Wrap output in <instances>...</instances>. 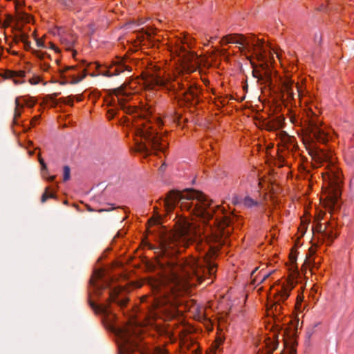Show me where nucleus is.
<instances>
[{
  "label": "nucleus",
  "instance_id": "obj_30",
  "mask_svg": "<svg viewBox=\"0 0 354 354\" xmlns=\"http://www.w3.org/2000/svg\"><path fill=\"white\" fill-rule=\"evenodd\" d=\"M77 68L76 66H66L64 68V69L62 70L61 71V73H65V72H67V71H77Z\"/></svg>",
  "mask_w": 354,
  "mask_h": 354
},
{
  "label": "nucleus",
  "instance_id": "obj_31",
  "mask_svg": "<svg viewBox=\"0 0 354 354\" xmlns=\"http://www.w3.org/2000/svg\"><path fill=\"white\" fill-rule=\"evenodd\" d=\"M243 198L235 196L232 198V203L234 205H241V201Z\"/></svg>",
  "mask_w": 354,
  "mask_h": 354
},
{
  "label": "nucleus",
  "instance_id": "obj_3",
  "mask_svg": "<svg viewBox=\"0 0 354 354\" xmlns=\"http://www.w3.org/2000/svg\"><path fill=\"white\" fill-rule=\"evenodd\" d=\"M162 125L160 120H157L154 124L151 121L142 120L137 124L135 136L140 138V140L136 139L137 150L139 152L148 156L152 152L165 151L167 146L162 142L156 128Z\"/></svg>",
  "mask_w": 354,
  "mask_h": 354
},
{
  "label": "nucleus",
  "instance_id": "obj_27",
  "mask_svg": "<svg viewBox=\"0 0 354 354\" xmlns=\"http://www.w3.org/2000/svg\"><path fill=\"white\" fill-rule=\"evenodd\" d=\"M73 98H74V96L69 95L66 97H62L59 99V100L66 104L73 106Z\"/></svg>",
  "mask_w": 354,
  "mask_h": 354
},
{
  "label": "nucleus",
  "instance_id": "obj_23",
  "mask_svg": "<svg viewBox=\"0 0 354 354\" xmlns=\"http://www.w3.org/2000/svg\"><path fill=\"white\" fill-rule=\"evenodd\" d=\"M56 197L55 194L53 193H49V187H47L45 189L44 192L41 195V202L42 203H45L48 198H55Z\"/></svg>",
  "mask_w": 354,
  "mask_h": 354
},
{
  "label": "nucleus",
  "instance_id": "obj_41",
  "mask_svg": "<svg viewBox=\"0 0 354 354\" xmlns=\"http://www.w3.org/2000/svg\"><path fill=\"white\" fill-rule=\"evenodd\" d=\"M14 1L16 4V6H22V3L19 2L18 0H14Z\"/></svg>",
  "mask_w": 354,
  "mask_h": 354
},
{
  "label": "nucleus",
  "instance_id": "obj_32",
  "mask_svg": "<svg viewBox=\"0 0 354 354\" xmlns=\"http://www.w3.org/2000/svg\"><path fill=\"white\" fill-rule=\"evenodd\" d=\"M253 76L259 80H262L263 77L261 73L257 70H253L252 71Z\"/></svg>",
  "mask_w": 354,
  "mask_h": 354
},
{
  "label": "nucleus",
  "instance_id": "obj_37",
  "mask_svg": "<svg viewBox=\"0 0 354 354\" xmlns=\"http://www.w3.org/2000/svg\"><path fill=\"white\" fill-rule=\"evenodd\" d=\"M59 95V93H53L49 95V99L52 100H55Z\"/></svg>",
  "mask_w": 354,
  "mask_h": 354
},
{
  "label": "nucleus",
  "instance_id": "obj_14",
  "mask_svg": "<svg viewBox=\"0 0 354 354\" xmlns=\"http://www.w3.org/2000/svg\"><path fill=\"white\" fill-rule=\"evenodd\" d=\"M181 89L185 90L183 93L185 95H189L192 99L197 98L201 93L200 89L196 86H189L187 88L183 87Z\"/></svg>",
  "mask_w": 354,
  "mask_h": 354
},
{
  "label": "nucleus",
  "instance_id": "obj_4",
  "mask_svg": "<svg viewBox=\"0 0 354 354\" xmlns=\"http://www.w3.org/2000/svg\"><path fill=\"white\" fill-rule=\"evenodd\" d=\"M90 283L92 284L97 296H100L101 292L106 288H109V297L104 303L97 305L90 301L89 304L91 307L96 313L108 316L112 314V304H115L120 308H123L127 304L129 299L127 298V292L122 286L111 287V285L108 283L100 284L94 282L93 279L90 280Z\"/></svg>",
  "mask_w": 354,
  "mask_h": 354
},
{
  "label": "nucleus",
  "instance_id": "obj_33",
  "mask_svg": "<svg viewBox=\"0 0 354 354\" xmlns=\"http://www.w3.org/2000/svg\"><path fill=\"white\" fill-rule=\"evenodd\" d=\"M59 2L66 7H70L72 5L71 0H59Z\"/></svg>",
  "mask_w": 354,
  "mask_h": 354
},
{
  "label": "nucleus",
  "instance_id": "obj_40",
  "mask_svg": "<svg viewBox=\"0 0 354 354\" xmlns=\"http://www.w3.org/2000/svg\"><path fill=\"white\" fill-rule=\"evenodd\" d=\"M295 88H296L297 91V95H298V97H299L300 96V88H299V86L297 84L295 86Z\"/></svg>",
  "mask_w": 354,
  "mask_h": 354
},
{
  "label": "nucleus",
  "instance_id": "obj_49",
  "mask_svg": "<svg viewBox=\"0 0 354 354\" xmlns=\"http://www.w3.org/2000/svg\"><path fill=\"white\" fill-rule=\"evenodd\" d=\"M113 118V113L111 114V115L109 116V120Z\"/></svg>",
  "mask_w": 354,
  "mask_h": 354
},
{
  "label": "nucleus",
  "instance_id": "obj_38",
  "mask_svg": "<svg viewBox=\"0 0 354 354\" xmlns=\"http://www.w3.org/2000/svg\"><path fill=\"white\" fill-rule=\"evenodd\" d=\"M74 97H75L77 102H81L83 99V96L82 95H75Z\"/></svg>",
  "mask_w": 354,
  "mask_h": 354
},
{
  "label": "nucleus",
  "instance_id": "obj_20",
  "mask_svg": "<svg viewBox=\"0 0 354 354\" xmlns=\"http://www.w3.org/2000/svg\"><path fill=\"white\" fill-rule=\"evenodd\" d=\"M337 235L333 231V230H328V228H326L323 238L327 239L330 244L333 243L335 239L337 238Z\"/></svg>",
  "mask_w": 354,
  "mask_h": 354
},
{
  "label": "nucleus",
  "instance_id": "obj_28",
  "mask_svg": "<svg viewBox=\"0 0 354 354\" xmlns=\"http://www.w3.org/2000/svg\"><path fill=\"white\" fill-rule=\"evenodd\" d=\"M24 102L26 105L29 107H33L35 104L36 103V100L32 97H30L29 99H25Z\"/></svg>",
  "mask_w": 354,
  "mask_h": 354
},
{
  "label": "nucleus",
  "instance_id": "obj_52",
  "mask_svg": "<svg viewBox=\"0 0 354 354\" xmlns=\"http://www.w3.org/2000/svg\"><path fill=\"white\" fill-rule=\"evenodd\" d=\"M75 54H76V51L73 50V56L74 57Z\"/></svg>",
  "mask_w": 354,
  "mask_h": 354
},
{
  "label": "nucleus",
  "instance_id": "obj_53",
  "mask_svg": "<svg viewBox=\"0 0 354 354\" xmlns=\"http://www.w3.org/2000/svg\"><path fill=\"white\" fill-rule=\"evenodd\" d=\"M96 68H98L100 66L97 64H95Z\"/></svg>",
  "mask_w": 354,
  "mask_h": 354
},
{
  "label": "nucleus",
  "instance_id": "obj_51",
  "mask_svg": "<svg viewBox=\"0 0 354 354\" xmlns=\"http://www.w3.org/2000/svg\"><path fill=\"white\" fill-rule=\"evenodd\" d=\"M88 210L90 212L93 211V209L90 207H88Z\"/></svg>",
  "mask_w": 354,
  "mask_h": 354
},
{
  "label": "nucleus",
  "instance_id": "obj_11",
  "mask_svg": "<svg viewBox=\"0 0 354 354\" xmlns=\"http://www.w3.org/2000/svg\"><path fill=\"white\" fill-rule=\"evenodd\" d=\"M294 81L286 78L281 80L280 91L282 97L286 96L287 100H294Z\"/></svg>",
  "mask_w": 354,
  "mask_h": 354
},
{
  "label": "nucleus",
  "instance_id": "obj_8",
  "mask_svg": "<svg viewBox=\"0 0 354 354\" xmlns=\"http://www.w3.org/2000/svg\"><path fill=\"white\" fill-rule=\"evenodd\" d=\"M111 93L117 97L120 109L125 111L127 113H132L134 112V106H127L125 104L129 99L131 93L126 91V87L124 86H121L113 89Z\"/></svg>",
  "mask_w": 354,
  "mask_h": 354
},
{
  "label": "nucleus",
  "instance_id": "obj_2",
  "mask_svg": "<svg viewBox=\"0 0 354 354\" xmlns=\"http://www.w3.org/2000/svg\"><path fill=\"white\" fill-rule=\"evenodd\" d=\"M161 204L167 213L180 204L182 210H187L204 221H214L213 224L221 230H224L232 223V219L223 213L221 206L212 205V201L207 196L194 189L171 190L166 198L161 199Z\"/></svg>",
  "mask_w": 354,
  "mask_h": 354
},
{
  "label": "nucleus",
  "instance_id": "obj_18",
  "mask_svg": "<svg viewBox=\"0 0 354 354\" xmlns=\"http://www.w3.org/2000/svg\"><path fill=\"white\" fill-rule=\"evenodd\" d=\"M19 108H23V105H21L19 102V97L15 99V109L14 113L13 122L17 124V118L21 116V111L19 110Z\"/></svg>",
  "mask_w": 354,
  "mask_h": 354
},
{
  "label": "nucleus",
  "instance_id": "obj_7",
  "mask_svg": "<svg viewBox=\"0 0 354 354\" xmlns=\"http://www.w3.org/2000/svg\"><path fill=\"white\" fill-rule=\"evenodd\" d=\"M131 71V68L126 64L124 59L117 57L115 60L113 61L112 64L109 66L106 70L101 71L100 74L106 77H113L115 75H118L124 71L130 72Z\"/></svg>",
  "mask_w": 354,
  "mask_h": 354
},
{
  "label": "nucleus",
  "instance_id": "obj_15",
  "mask_svg": "<svg viewBox=\"0 0 354 354\" xmlns=\"http://www.w3.org/2000/svg\"><path fill=\"white\" fill-rule=\"evenodd\" d=\"M241 205L246 208H252L259 205V203L249 196H245L241 201Z\"/></svg>",
  "mask_w": 354,
  "mask_h": 354
},
{
  "label": "nucleus",
  "instance_id": "obj_45",
  "mask_svg": "<svg viewBox=\"0 0 354 354\" xmlns=\"http://www.w3.org/2000/svg\"><path fill=\"white\" fill-rule=\"evenodd\" d=\"M38 119H39V117H35V118L32 120V123L35 122V121H37Z\"/></svg>",
  "mask_w": 354,
  "mask_h": 354
},
{
  "label": "nucleus",
  "instance_id": "obj_6",
  "mask_svg": "<svg viewBox=\"0 0 354 354\" xmlns=\"http://www.w3.org/2000/svg\"><path fill=\"white\" fill-rule=\"evenodd\" d=\"M147 86L151 89L167 88L169 80L165 77V72L159 67L153 66L152 71H149L145 78Z\"/></svg>",
  "mask_w": 354,
  "mask_h": 354
},
{
  "label": "nucleus",
  "instance_id": "obj_43",
  "mask_svg": "<svg viewBox=\"0 0 354 354\" xmlns=\"http://www.w3.org/2000/svg\"><path fill=\"white\" fill-rule=\"evenodd\" d=\"M37 46H44L43 42L39 41H37Z\"/></svg>",
  "mask_w": 354,
  "mask_h": 354
},
{
  "label": "nucleus",
  "instance_id": "obj_50",
  "mask_svg": "<svg viewBox=\"0 0 354 354\" xmlns=\"http://www.w3.org/2000/svg\"><path fill=\"white\" fill-rule=\"evenodd\" d=\"M145 34H146L147 37H150V34L149 33L145 32Z\"/></svg>",
  "mask_w": 354,
  "mask_h": 354
},
{
  "label": "nucleus",
  "instance_id": "obj_39",
  "mask_svg": "<svg viewBox=\"0 0 354 354\" xmlns=\"http://www.w3.org/2000/svg\"><path fill=\"white\" fill-rule=\"evenodd\" d=\"M265 75L266 76V78L268 79V81H270L271 80L270 75H269L268 71L265 72Z\"/></svg>",
  "mask_w": 354,
  "mask_h": 354
},
{
  "label": "nucleus",
  "instance_id": "obj_12",
  "mask_svg": "<svg viewBox=\"0 0 354 354\" xmlns=\"http://www.w3.org/2000/svg\"><path fill=\"white\" fill-rule=\"evenodd\" d=\"M292 288L290 287L289 286L283 285L282 287L281 288V290L278 291L277 301L274 305V310L276 311L280 310V309H281V306H279V304L278 303L281 302V301L283 302L288 298Z\"/></svg>",
  "mask_w": 354,
  "mask_h": 354
},
{
  "label": "nucleus",
  "instance_id": "obj_48",
  "mask_svg": "<svg viewBox=\"0 0 354 354\" xmlns=\"http://www.w3.org/2000/svg\"><path fill=\"white\" fill-rule=\"evenodd\" d=\"M257 270V268H256L255 270H254L251 274L252 276H253L254 274V273L256 272V271Z\"/></svg>",
  "mask_w": 354,
  "mask_h": 354
},
{
  "label": "nucleus",
  "instance_id": "obj_34",
  "mask_svg": "<svg viewBox=\"0 0 354 354\" xmlns=\"http://www.w3.org/2000/svg\"><path fill=\"white\" fill-rule=\"evenodd\" d=\"M39 81L40 79L38 77H32L29 80V82L33 85L38 84Z\"/></svg>",
  "mask_w": 354,
  "mask_h": 354
},
{
  "label": "nucleus",
  "instance_id": "obj_44",
  "mask_svg": "<svg viewBox=\"0 0 354 354\" xmlns=\"http://www.w3.org/2000/svg\"><path fill=\"white\" fill-rule=\"evenodd\" d=\"M22 82H20V81H19V80H14V83H15V84H21V83H22Z\"/></svg>",
  "mask_w": 354,
  "mask_h": 354
},
{
  "label": "nucleus",
  "instance_id": "obj_10",
  "mask_svg": "<svg viewBox=\"0 0 354 354\" xmlns=\"http://www.w3.org/2000/svg\"><path fill=\"white\" fill-rule=\"evenodd\" d=\"M311 134L313 137L317 141L324 143L328 140V136L325 131L320 127L319 121L312 120L310 122Z\"/></svg>",
  "mask_w": 354,
  "mask_h": 354
},
{
  "label": "nucleus",
  "instance_id": "obj_5",
  "mask_svg": "<svg viewBox=\"0 0 354 354\" xmlns=\"http://www.w3.org/2000/svg\"><path fill=\"white\" fill-rule=\"evenodd\" d=\"M221 43L223 45L228 44H239L248 51L262 46L261 41L257 39L254 35L229 34L223 37Z\"/></svg>",
  "mask_w": 354,
  "mask_h": 354
},
{
  "label": "nucleus",
  "instance_id": "obj_13",
  "mask_svg": "<svg viewBox=\"0 0 354 354\" xmlns=\"http://www.w3.org/2000/svg\"><path fill=\"white\" fill-rule=\"evenodd\" d=\"M185 347H186L189 351L188 354H201V350L197 344L194 343L185 345L182 347V349L184 350ZM207 354H216V351L211 350Z\"/></svg>",
  "mask_w": 354,
  "mask_h": 354
},
{
  "label": "nucleus",
  "instance_id": "obj_42",
  "mask_svg": "<svg viewBox=\"0 0 354 354\" xmlns=\"http://www.w3.org/2000/svg\"><path fill=\"white\" fill-rule=\"evenodd\" d=\"M55 178V176H49V178H47V180H48V181H50V182H51V181H53Z\"/></svg>",
  "mask_w": 354,
  "mask_h": 354
},
{
  "label": "nucleus",
  "instance_id": "obj_19",
  "mask_svg": "<svg viewBox=\"0 0 354 354\" xmlns=\"http://www.w3.org/2000/svg\"><path fill=\"white\" fill-rule=\"evenodd\" d=\"M185 59L188 62L194 64H198V57L196 54H195L194 52H187L186 54L184 55Z\"/></svg>",
  "mask_w": 354,
  "mask_h": 354
},
{
  "label": "nucleus",
  "instance_id": "obj_21",
  "mask_svg": "<svg viewBox=\"0 0 354 354\" xmlns=\"http://www.w3.org/2000/svg\"><path fill=\"white\" fill-rule=\"evenodd\" d=\"M82 72H83L82 74L78 75H76L75 74L70 75V76L72 79L71 83L77 84V83L80 82V81H82L86 76V73L85 68L82 70Z\"/></svg>",
  "mask_w": 354,
  "mask_h": 354
},
{
  "label": "nucleus",
  "instance_id": "obj_1",
  "mask_svg": "<svg viewBox=\"0 0 354 354\" xmlns=\"http://www.w3.org/2000/svg\"><path fill=\"white\" fill-rule=\"evenodd\" d=\"M194 233L191 223L185 218H180L176 223L175 232L165 236L159 246L149 244V248L154 250L158 263L167 274L166 277L151 285L156 307L165 308V310L176 309L182 303L180 292L189 285L190 279L196 277L199 279L204 272L198 259L175 257L182 252L178 246L183 248L187 246L193 240Z\"/></svg>",
  "mask_w": 354,
  "mask_h": 354
},
{
  "label": "nucleus",
  "instance_id": "obj_29",
  "mask_svg": "<svg viewBox=\"0 0 354 354\" xmlns=\"http://www.w3.org/2000/svg\"><path fill=\"white\" fill-rule=\"evenodd\" d=\"M350 192L351 196L354 198V176L350 180Z\"/></svg>",
  "mask_w": 354,
  "mask_h": 354
},
{
  "label": "nucleus",
  "instance_id": "obj_25",
  "mask_svg": "<svg viewBox=\"0 0 354 354\" xmlns=\"http://www.w3.org/2000/svg\"><path fill=\"white\" fill-rule=\"evenodd\" d=\"M326 228H327L326 226L324 227L322 225V224L317 223L315 226H313L312 230H313V233H315L316 232L317 233L320 234L322 235V236L323 237Z\"/></svg>",
  "mask_w": 354,
  "mask_h": 354
},
{
  "label": "nucleus",
  "instance_id": "obj_26",
  "mask_svg": "<svg viewBox=\"0 0 354 354\" xmlns=\"http://www.w3.org/2000/svg\"><path fill=\"white\" fill-rule=\"evenodd\" d=\"M63 180L67 181L71 178V169L69 166L65 165L63 168Z\"/></svg>",
  "mask_w": 354,
  "mask_h": 354
},
{
  "label": "nucleus",
  "instance_id": "obj_16",
  "mask_svg": "<svg viewBox=\"0 0 354 354\" xmlns=\"http://www.w3.org/2000/svg\"><path fill=\"white\" fill-rule=\"evenodd\" d=\"M3 77L5 78H15V77H25V71H10L7 70L5 71Z\"/></svg>",
  "mask_w": 354,
  "mask_h": 354
},
{
  "label": "nucleus",
  "instance_id": "obj_17",
  "mask_svg": "<svg viewBox=\"0 0 354 354\" xmlns=\"http://www.w3.org/2000/svg\"><path fill=\"white\" fill-rule=\"evenodd\" d=\"M272 273V272H265L263 270H261L257 276L255 277L254 279V283H261L263 282L266 279H268L270 274Z\"/></svg>",
  "mask_w": 354,
  "mask_h": 354
},
{
  "label": "nucleus",
  "instance_id": "obj_35",
  "mask_svg": "<svg viewBox=\"0 0 354 354\" xmlns=\"http://www.w3.org/2000/svg\"><path fill=\"white\" fill-rule=\"evenodd\" d=\"M278 346V342H274L272 343V346L269 348V352H273L275 349H277Z\"/></svg>",
  "mask_w": 354,
  "mask_h": 354
},
{
  "label": "nucleus",
  "instance_id": "obj_24",
  "mask_svg": "<svg viewBox=\"0 0 354 354\" xmlns=\"http://www.w3.org/2000/svg\"><path fill=\"white\" fill-rule=\"evenodd\" d=\"M15 37L17 41H20L24 43L26 49L30 48V42L28 40V36L26 34L21 33L20 35L16 36Z\"/></svg>",
  "mask_w": 354,
  "mask_h": 354
},
{
  "label": "nucleus",
  "instance_id": "obj_36",
  "mask_svg": "<svg viewBox=\"0 0 354 354\" xmlns=\"http://www.w3.org/2000/svg\"><path fill=\"white\" fill-rule=\"evenodd\" d=\"M39 163H40V165L41 166V170H46L47 169V167H46V163L44 162V160L42 158H39Z\"/></svg>",
  "mask_w": 354,
  "mask_h": 354
},
{
  "label": "nucleus",
  "instance_id": "obj_46",
  "mask_svg": "<svg viewBox=\"0 0 354 354\" xmlns=\"http://www.w3.org/2000/svg\"><path fill=\"white\" fill-rule=\"evenodd\" d=\"M208 271L210 272V274H212L214 271V268H211L208 269Z\"/></svg>",
  "mask_w": 354,
  "mask_h": 354
},
{
  "label": "nucleus",
  "instance_id": "obj_47",
  "mask_svg": "<svg viewBox=\"0 0 354 354\" xmlns=\"http://www.w3.org/2000/svg\"><path fill=\"white\" fill-rule=\"evenodd\" d=\"M51 48L56 50V47L53 44H51Z\"/></svg>",
  "mask_w": 354,
  "mask_h": 354
},
{
  "label": "nucleus",
  "instance_id": "obj_22",
  "mask_svg": "<svg viewBox=\"0 0 354 354\" xmlns=\"http://www.w3.org/2000/svg\"><path fill=\"white\" fill-rule=\"evenodd\" d=\"M142 24H144V21H142L141 19H138V20L133 19V20L129 21V22L126 23L124 26H125L126 29H133L136 27L140 26Z\"/></svg>",
  "mask_w": 354,
  "mask_h": 354
},
{
  "label": "nucleus",
  "instance_id": "obj_9",
  "mask_svg": "<svg viewBox=\"0 0 354 354\" xmlns=\"http://www.w3.org/2000/svg\"><path fill=\"white\" fill-rule=\"evenodd\" d=\"M57 34L60 37V41L64 44L66 50H71L76 43L77 37L72 32H66L63 28H57Z\"/></svg>",
  "mask_w": 354,
  "mask_h": 354
}]
</instances>
